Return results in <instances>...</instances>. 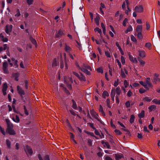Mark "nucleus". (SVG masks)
<instances>
[{
    "mask_svg": "<svg viewBox=\"0 0 160 160\" xmlns=\"http://www.w3.org/2000/svg\"><path fill=\"white\" fill-rule=\"evenodd\" d=\"M121 62L123 65L125 63V60L124 57L123 56L121 57Z\"/></svg>",
    "mask_w": 160,
    "mask_h": 160,
    "instance_id": "54",
    "label": "nucleus"
},
{
    "mask_svg": "<svg viewBox=\"0 0 160 160\" xmlns=\"http://www.w3.org/2000/svg\"><path fill=\"white\" fill-rule=\"evenodd\" d=\"M144 116L145 113L144 111L143 110L142 111L141 113L138 114V116L140 118H144Z\"/></svg>",
    "mask_w": 160,
    "mask_h": 160,
    "instance_id": "21",
    "label": "nucleus"
},
{
    "mask_svg": "<svg viewBox=\"0 0 160 160\" xmlns=\"http://www.w3.org/2000/svg\"><path fill=\"white\" fill-rule=\"evenodd\" d=\"M131 40L133 42H137V40H136V38L133 35H131Z\"/></svg>",
    "mask_w": 160,
    "mask_h": 160,
    "instance_id": "42",
    "label": "nucleus"
},
{
    "mask_svg": "<svg viewBox=\"0 0 160 160\" xmlns=\"http://www.w3.org/2000/svg\"><path fill=\"white\" fill-rule=\"evenodd\" d=\"M135 118V117L134 115H131L129 120L130 122L131 123H132L134 121Z\"/></svg>",
    "mask_w": 160,
    "mask_h": 160,
    "instance_id": "26",
    "label": "nucleus"
},
{
    "mask_svg": "<svg viewBox=\"0 0 160 160\" xmlns=\"http://www.w3.org/2000/svg\"><path fill=\"white\" fill-rule=\"evenodd\" d=\"M65 49L66 52H69L72 50L71 48L69 46H67V45H65Z\"/></svg>",
    "mask_w": 160,
    "mask_h": 160,
    "instance_id": "23",
    "label": "nucleus"
},
{
    "mask_svg": "<svg viewBox=\"0 0 160 160\" xmlns=\"http://www.w3.org/2000/svg\"><path fill=\"white\" fill-rule=\"evenodd\" d=\"M63 34V32L62 31L59 30L58 33L56 35V38H59L62 36Z\"/></svg>",
    "mask_w": 160,
    "mask_h": 160,
    "instance_id": "17",
    "label": "nucleus"
},
{
    "mask_svg": "<svg viewBox=\"0 0 160 160\" xmlns=\"http://www.w3.org/2000/svg\"><path fill=\"white\" fill-rule=\"evenodd\" d=\"M30 40L32 43L34 44L36 47L37 46V42L35 39L33 38L32 37L30 36L29 38Z\"/></svg>",
    "mask_w": 160,
    "mask_h": 160,
    "instance_id": "15",
    "label": "nucleus"
},
{
    "mask_svg": "<svg viewBox=\"0 0 160 160\" xmlns=\"http://www.w3.org/2000/svg\"><path fill=\"white\" fill-rule=\"evenodd\" d=\"M125 105L127 108H129L130 106V103L129 101H127L125 103Z\"/></svg>",
    "mask_w": 160,
    "mask_h": 160,
    "instance_id": "50",
    "label": "nucleus"
},
{
    "mask_svg": "<svg viewBox=\"0 0 160 160\" xmlns=\"http://www.w3.org/2000/svg\"><path fill=\"white\" fill-rule=\"evenodd\" d=\"M97 71L98 72L101 73H103V70L101 68H99L97 69Z\"/></svg>",
    "mask_w": 160,
    "mask_h": 160,
    "instance_id": "46",
    "label": "nucleus"
},
{
    "mask_svg": "<svg viewBox=\"0 0 160 160\" xmlns=\"http://www.w3.org/2000/svg\"><path fill=\"white\" fill-rule=\"evenodd\" d=\"M33 0H27V2L29 5H31L32 4Z\"/></svg>",
    "mask_w": 160,
    "mask_h": 160,
    "instance_id": "58",
    "label": "nucleus"
},
{
    "mask_svg": "<svg viewBox=\"0 0 160 160\" xmlns=\"http://www.w3.org/2000/svg\"><path fill=\"white\" fill-rule=\"evenodd\" d=\"M142 26L141 25H138L136 28V32H141L142 31Z\"/></svg>",
    "mask_w": 160,
    "mask_h": 160,
    "instance_id": "12",
    "label": "nucleus"
},
{
    "mask_svg": "<svg viewBox=\"0 0 160 160\" xmlns=\"http://www.w3.org/2000/svg\"><path fill=\"white\" fill-rule=\"evenodd\" d=\"M121 76L122 78H125L126 77V75L122 69L121 70Z\"/></svg>",
    "mask_w": 160,
    "mask_h": 160,
    "instance_id": "48",
    "label": "nucleus"
},
{
    "mask_svg": "<svg viewBox=\"0 0 160 160\" xmlns=\"http://www.w3.org/2000/svg\"><path fill=\"white\" fill-rule=\"evenodd\" d=\"M25 83V88L26 89H28V80H25L24 81Z\"/></svg>",
    "mask_w": 160,
    "mask_h": 160,
    "instance_id": "57",
    "label": "nucleus"
},
{
    "mask_svg": "<svg viewBox=\"0 0 160 160\" xmlns=\"http://www.w3.org/2000/svg\"><path fill=\"white\" fill-rule=\"evenodd\" d=\"M24 109V113L27 115H28V110H27L26 106H23Z\"/></svg>",
    "mask_w": 160,
    "mask_h": 160,
    "instance_id": "55",
    "label": "nucleus"
},
{
    "mask_svg": "<svg viewBox=\"0 0 160 160\" xmlns=\"http://www.w3.org/2000/svg\"><path fill=\"white\" fill-rule=\"evenodd\" d=\"M115 90L114 89H112L111 92V97H115Z\"/></svg>",
    "mask_w": 160,
    "mask_h": 160,
    "instance_id": "39",
    "label": "nucleus"
},
{
    "mask_svg": "<svg viewBox=\"0 0 160 160\" xmlns=\"http://www.w3.org/2000/svg\"><path fill=\"white\" fill-rule=\"evenodd\" d=\"M94 31L95 32H98L100 35H101L102 33L101 29L98 28H95Z\"/></svg>",
    "mask_w": 160,
    "mask_h": 160,
    "instance_id": "34",
    "label": "nucleus"
},
{
    "mask_svg": "<svg viewBox=\"0 0 160 160\" xmlns=\"http://www.w3.org/2000/svg\"><path fill=\"white\" fill-rule=\"evenodd\" d=\"M83 67L84 68H85L87 69H88L90 70V71H92V70L91 67L90 66H88V65L87 64H86L84 63L83 64Z\"/></svg>",
    "mask_w": 160,
    "mask_h": 160,
    "instance_id": "28",
    "label": "nucleus"
},
{
    "mask_svg": "<svg viewBox=\"0 0 160 160\" xmlns=\"http://www.w3.org/2000/svg\"><path fill=\"white\" fill-rule=\"evenodd\" d=\"M26 152L27 155L28 153L30 155H31L33 153V151L31 148L28 145L26 146Z\"/></svg>",
    "mask_w": 160,
    "mask_h": 160,
    "instance_id": "9",
    "label": "nucleus"
},
{
    "mask_svg": "<svg viewBox=\"0 0 160 160\" xmlns=\"http://www.w3.org/2000/svg\"><path fill=\"white\" fill-rule=\"evenodd\" d=\"M107 106H108V107H109V108H110L111 106L110 104V100L109 99H107Z\"/></svg>",
    "mask_w": 160,
    "mask_h": 160,
    "instance_id": "59",
    "label": "nucleus"
},
{
    "mask_svg": "<svg viewBox=\"0 0 160 160\" xmlns=\"http://www.w3.org/2000/svg\"><path fill=\"white\" fill-rule=\"evenodd\" d=\"M128 19L127 18H125L122 24L123 26H126V23L128 22Z\"/></svg>",
    "mask_w": 160,
    "mask_h": 160,
    "instance_id": "43",
    "label": "nucleus"
},
{
    "mask_svg": "<svg viewBox=\"0 0 160 160\" xmlns=\"http://www.w3.org/2000/svg\"><path fill=\"white\" fill-rule=\"evenodd\" d=\"M44 160H50L49 158V156L48 155H46L44 158Z\"/></svg>",
    "mask_w": 160,
    "mask_h": 160,
    "instance_id": "61",
    "label": "nucleus"
},
{
    "mask_svg": "<svg viewBox=\"0 0 160 160\" xmlns=\"http://www.w3.org/2000/svg\"><path fill=\"white\" fill-rule=\"evenodd\" d=\"M81 70L88 75H89L91 74L90 72L89 71H88L87 69H85L83 67L82 68Z\"/></svg>",
    "mask_w": 160,
    "mask_h": 160,
    "instance_id": "18",
    "label": "nucleus"
},
{
    "mask_svg": "<svg viewBox=\"0 0 160 160\" xmlns=\"http://www.w3.org/2000/svg\"><path fill=\"white\" fill-rule=\"evenodd\" d=\"M139 83L142 86H143L145 88L147 89L148 90L149 89V88L148 87L147 84L144 83L143 81H140L139 82Z\"/></svg>",
    "mask_w": 160,
    "mask_h": 160,
    "instance_id": "27",
    "label": "nucleus"
},
{
    "mask_svg": "<svg viewBox=\"0 0 160 160\" xmlns=\"http://www.w3.org/2000/svg\"><path fill=\"white\" fill-rule=\"evenodd\" d=\"M76 42L77 44V47L79 49L81 50L82 47L81 44L77 41H76Z\"/></svg>",
    "mask_w": 160,
    "mask_h": 160,
    "instance_id": "41",
    "label": "nucleus"
},
{
    "mask_svg": "<svg viewBox=\"0 0 160 160\" xmlns=\"http://www.w3.org/2000/svg\"><path fill=\"white\" fill-rule=\"evenodd\" d=\"M17 13L15 14V16L17 17H19L20 16V13L19 11V10L18 9L17 10Z\"/></svg>",
    "mask_w": 160,
    "mask_h": 160,
    "instance_id": "56",
    "label": "nucleus"
},
{
    "mask_svg": "<svg viewBox=\"0 0 160 160\" xmlns=\"http://www.w3.org/2000/svg\"><path fill=\"white\" fill-rule=\"evenodd\" d=\"M132 26L131 25H130L128 26L127 30L125 31V32L126 33H127L128 32L132 31Z\"/></svg>",
    "mask_w": 160,
    "mask_h": 160,
    "instance_id": "37",
    "label": "nucleus"
},
{
    "mask_svg": "<svg viewBox=\"0 0 160 160\" xmlns=\"http://www.w3.org/2000/svg\"><path fill=\"white\" fill-rule=\"evenodd\" d=\"M145 52L144 51H139V56L142 58L145 57Z\"/></svg>",
    "mask_w": 160,
    "mask_h": 160,
    "instance_id": "22",
    "label": "nucleus"
},
{
    "mask_svg": "<svg viewBox=\"0 0 160 160\" xmlns=\"http://www.w3.org/2000/svg\"><path fill=\"white\" fill-rule=\"evenodd\" d=\"M90 113L91 115L93 117L95 118L98 121L102 123V121L98 117V114L97 113L93 110H92L90 111Z\"/></svg>",
    "mask_w": 160,
    "mask_h": 160,
    "instance_id": "3",
    "label": "nucleus"
},
{
    "mask_svg": "<svg viewBox=\"0 0 160 160\" xmlns=\"http://www.w3.org/2000/svg\"><path fill=\"white\" fill-rule=\"evenodd\" d=\"M0 130L2 133L4 135L6 134V132L4 131V130L3 128H2L1 127H0Z\"/></svg>",
    "mask_w": 160,
    "mask_h": 160,
    "instance_id": "52",
    "label": "nucleus"
},
{
    "mask_svg": "<svg viewBox=\"0 0 160 160\" xmlns=\"http://www.w3.org/2000/svg\"><path fill=\"white\" fill-rule=\"evenodd\" d=\"M105 159L106 160H114L112 159L109 156H106L105 157Z\"/></svg>",
    "mask_w": 160,
    "mask_h": 160,
    "instance_id": "64",
    "label": "nucleus"
},
{
    "mask_svg": "<svg viewBox=\"0 0 160 160\" xmlns=\"http://www.w3.org/2000/svg\"><path fill=\"white\" fill-rule=\"evenodd\" d=\"M12 27V25H6L5 29V31L6 33L8 34L9 32H11Z\"/></svg>",
    "mask_w": 160,
    "mask_h": 160,
    "instance_id": "7",
    "label": "nucleus"
},
{
    "mask_svg": "<svg viewBox=\"0 0 160 160\" xmlns=\"http://www.w3.org/2000/svg\"><path fill=\"white\" fill-rule=\"evenodd\" d=\"M138 38L140 39H142L143 38V36L141 32L138 33L137 34Z\"/></svg>",
    "mask_w": 160,
    "mask_h": 160,
    "instance_id": "36",
    "label": "nucleus"
},
{
    "mask_svg": "<svg viewBox=\"0 0 160 160\" xmlns=\"http://www.w3.org/2000/svg\"><path fill=\"white\" fill-rule=\"evenodd\" d=\"M12 119L14 122H19L20 121L19 117L18 115H16L15 119L13 118Z\"/></svg>",
    "mask_w": 160,
    "mask_h": 160,
    "instance_id": "30",
    "label": "nucleus"
},
{
    "mask_svg": "<svg viewBox=\"0 0 160 160\" xmlns=\"http://www.w3.org/2000/svg\"><path fill=\"white\" fill-rule=\"evenodd\" d=\"M146 90L143 88H140L139 89V92L140 93L142 94L145 92Z\"/></svg>",
    "mask_w": 160,
    "mask_h": 160,
    "instance_id": "44",
    "label": "nucleus"
},
{
    "mask_svg": "<svg viewBox=\"0 0 160 160\" xmlns=\"http://www.w3.org/2000/svg\"><path fill=\"white\" fill-rule=\"evenodd\" d=\"M105 54L106 56L107 57H110V55L109 52L108 51H106L105 52Z\"/></svg>",
    "mask_w": 160,
    "mask_h": 160,
    "instance_id": "63",
    "label": "nucleus"
},
{
    "mask_svg": "<svg viewBox=\"0 0 160 160\" xmlns=\"http://www.w3.org/2000/svg\"><path fill=\"white\" fill-rule=\"evenodd\" d=\"M102 95L103 97H105V96H109V94L108 92L106 91H104L103 92V93L102 94Z\"/></svg>",
    "mask_w": 160,
    "mask_h": 160,
    "instance_id": "45",
    "label": "nucleus"
},
{
    "mask_svg": "<svg viewBox=\"0 0 160 160\" xmlns=\"http://www.w3.org/2000/svg\"><path fill=\"white\" fill-rule=\"evenodd\" d=\"M124 85L125 88H127L128 85V84H129L128 82H127V81L126 80H125L124 81Z\"/></svg>",
    "mask_w": 160,
    "mask_h": 160,
    "instance_id": "47",
    "label": "nucleus"
},
{
    "mask_svg": "<svg viewBox=\"0 0 160 160\" xmlns=\"http://www.w3.org/2000/svg\"><path fill=\"white\" fill-rule=\"evenodd\" d=\"M95 130V134L97 135H99V136L100 138H102V137H101V135L100 134V133L95 128V129H94Z\"/></svg>",
    "mask_w": 160,
    "mask_h": 160,
    "instance_id": "40",
    "label": "nucleus"
},
{
    "mask_svg": "<svg viewBox=\"0 0 160 160\" xmlns=\"http://www.w3.org/2000/svg\"><path fill=\"white\" fill-rule=\"evenodd\" d=\"M134 10L136 12L142 13L143 12V8L142 5L136 6L134 8Z\"/></svg>",
    "mask_w": 160,
    "mask_h": 160,
    "instance_id": "4",
    "label": "nucleus"
},
{
    "mask_svg": "<svg viewBox=\"0 0 160 160\" xmlns=\"http://www.w3.org/2000/svg\"><path fill=\"white\" fill-rule=\"evenodd\" d=\"M7 124V128H13V126L12 123H11L10 120L8 119H6L5 120Z\"/></svg>",
    "mask_w": 160,
    "mask_h": 160,
    "instance_id": "11",
    "label": "nucleus"
},
{
    "mask_svg": "<svg viewBox=\"0 0 160 160\" xmlns=\"http://www.w3.org/2000/svg\"><path fill=\"white\" fill-rule=\"evenodd\" d=\"M99 110L100 112H101L103 116H105V114L103 111V108L101 105H100Z\"/></svg>",
    "mask_w": 160,
    "mask_h": 160,
    "instance_id": "20",
    "label": "nucleus"
},
{
    "mask_svg": "<svg viewBox=\"0 0 160 160\" xmlns=\"http://www.w3.org/2000/svg\"><path fill=\"white\" fill-rule=\"evenodd\" d=\"M110 123L111 126L112 128H116L115 126L113 123L112 120V119L111 120Z\"/></svg>",
    "mask_w": 160,
    "mask_h": 160,
    "instance_id": "53",
    "label": "nucleus"
},
{
    "mask_svg": "<svg viewBox=\"0 0 160 160\" xmlns=\"http://www.w3.org/2000/svg\"><path fill=\"white\" fill-rule=\"evenodd\" d=\"M80 75L78 79H79L80 81H86V79L85 77L82 74V73L80 72Z\"/></svg>",
    "mask_w": 160,
    "mask_h": 160,
    "instance_id": "14",
    "label": "nucleus"
},
{
    "mask_svg": "<svg viewBox=\"0 0 160 160\" xmlns=\"http://www.w3.org/2000/svg\"><path fill=\"white\" fill-rule=\"evenodd\" d=\"M114 131L118 135H121L122 133L121 131L118 129H115Z\"/></svg>",
    "mask_w": 160,
    "mask_h": 160,
    "instance_id": "49",
    "label": "nucleus"
},
{
    "mask_svg": "<svg viewBox=\"0 0 160 160\" xmlns=\"http://www.w3.org/2000/svg\"><path fill=\"white\" fill-rule=\"evenodd\" d=\"M156 107L154 105H152L149 107L148 108L149 109V112L152 111L153 110H155L156 109Z\"/></svg>",
    "mask_w": 160,
    "mask_h": 160,
    "instance_id": "24",
    "label": "nucleus"
},
{
    "mask_svg": "<svg viewBox=\"0 0 160 160\" xmlns=\"http://www.w3.org/2000/svg\"><path fill=\"white\" fill-rule=\"evenodd\" d=\"M152 102L156 104H160V100H158L157 99H154Z\"/></svg>",
    "mask_w": 160,
    "mask_h": 160,
    "instance_id": "32",
    "label": "nucleus"
},
{
    "mask_svg": "<svg viewBox=\"0 0 160 160\" xmlns=\"http://www.w3.org/2000/svg\"><path fill=\"white\" fill-rule=\"evenodd\" d=\"M99 17L98 15L95 18V22L96 25L98 26L99 25Z\"/></svg>",
    "mask_w": 160,
    "mask_h": 160,
    "instance_id": "25",
    "label": "nucleus"
},
{
    "mask_svg": "<svg viewBox=\"0 0 160 160\" xmlns=\"http://www.w3.org/2000/svg\"><path fill=\"white\" fill-rule=\"evenodd\" d=\"M146 29L147 30L149 29L150 28V26L149 23L148 22H146Z\"/></svg>",
    "mask_w": 160,
    "mask_h": 160,
    "instance_id": "62",
    "label": "nucleus"
},
{
    "mask_svg": "<svg viewBox=\"0 0 160 160\" xmlns=\"http://www.w3.org/2000/svg\"><path fill=\"white\" fill-rule=\"evenodd\" d=\"M116 160H119L122 158L123 157V155L122 154L116 153L114 155Z\"/></svg>",
    "mask_w": 160,
    "mask_h": 160,
    "instance_id": "10",
    "label": "nucleus"
},
{
    "mask_svg": "<svg viewBox=\"0 0 160 160\" xmlns=\"http://www.w3.org/2000/svg\"><path fill=\"white\" fill-rule=\"evenodd\" d=\"M8 64L7 62H3L2 64V69L3 72L5 74H8L9 72L8 68Z\"/></svg>",
    "mask_w": 160,
    "mask_h": 160,
    "instance_id": "2",
    "label": "nucleus"
},
{
    "mask_svg": "<svg viewBox=\"0 0 160 160\" xmlns=\"http://www.w3.org/2000/svg\"><path fill=\"white\" fill-rule=\"evenodd\" d=\"M6 142L7 146L9 148H11V142L8 139L6 140Z\"/></svg>",
    "mask_w": 160,
    "mask_h": 160,
    "instance_id": "38",
    "label": "nucleus"
},
{
    "mask_svg": "<svg viewBox=\"0 0 160 160\" xmlns=\"http://www.w3.org/2000/svg\"><path fill=\"white\" fill-rule=\"evenodd\" d=\"M72 101L73 103L72 107L75 109H77V107L75 102L73 100H72Z\"/></svg>",
    "mask_w": 160,
    "mask_h": 160,
    "instance_id": "31",
    "label": "nucleus"
},
{
    "mask_svg": "<svg viewBox=\"0 0 160 160\" xmlns=\"http://www.w3.org/2000/svg\"><path fill=\"white\" fill-rule=\"evenodd\" d=\"M132 94V93L130 90L128 91L127 93V96L129 97H131Z\"/></svg>",
    "mask_w": 160,
    "mask_h": 160,
    "instance_id": "60",
    "label": "nucleus"
},
{
    "mask_svg": "<svg viewBox=\"0 0 160 160\" xmlns=\"http://www.w3.org/2000/svg\"><path fill=\"white\" fill-rule=\"evenodd\" d=\"M12 76L13 77L15 78V80L16 81H18V78L19 76V74L18 72L13 73L12 74Z\"/></svg>",
    "mask_w": 160,
    "mask_h": 160,
    "instance_id": "13",
    "label": "nucleus"
},
{
    "mask_svg": "<svg viewBox=\"0 0 160 160\" xmlns=\"http://www.w3.org/2000/svg\"><path fill=\"white\" fill-rule=\"evenodd\" d=\"M13 128H7L6 129L7 132L10 135H14L16 134V133Z\"/></svg>",
    "mask_w": 160,
    "mask_h": 160,
    "instance_id": "6",
    "label": "nucleus"
},
{
    "mask_svg": "<svg viewBox=\"0 0 160 160\" xmlns=\"http://www.w3.org/2000/svg\"><path fill=\"white\" fill-rule=\"evenodd\" d=\"M103 146L104 147H105L106 146L107 147V148L108 149H109L110 148V146L108 142H106V143L105 144V145H103Z\"/></svg>",
    "mask_w": 160,
    "mask_h": 160,
    "instance_id": "51",
    "label": "nucleus"
},
{
    "mask_svg": "<svg viewBox=\"0 0 160 160\" xmlns=\"http://www.w3.org/2000/svg\"><path fill=\"white\" fill-rule=\"evenodd\" d=\"M58 62L57 61L56 59L54 58L52 64V67L53 68L55 67L58 66Z\"/></svg>",
    "mask_w": 160,
    "mask_h": 160,
    "instance_id": "19",
    "label": "nucleus"
},
{
    "mask_svg": "<svg viewBox=\"0 0 160 160\" xmlns=\"http://www.w3.org/2000/svg\"><path fill=\"white\" fill-rule=\"evenodd\" d=\"M8 88V86L7 83H4L3 85V88L2 90H7Z\"/></svg>",
    "mask_w": 160,
    "mask_h": 160,
    "instance_id": "35",
    "label": "nucleus"
},
{
    "mask_svg": "<svg viewBox=\"0 0 160 160\" xmlns=\"http://www.w3.org/2000/svg\"><path fill=\"white\" fill-rule=\"evenodd\" d=\"M116 92L118 96H119L121 92V91L120 89V88L119 87H118L116 89Z\"/></svg>",
    "mask_w": 160,
    "mask_h": 160,
    "instance_id": "29",
    "label": "nucleus"
},
{
    "mask_svg": "<svg viewBox=\"0 0 160 160\" xmlns=\"http://www.w3.org/2000/svg\"><path fill=\"white\" fill-rule=\"evenodd\" d=\"M17 89L18 93L21 95L22 98H23L22 95H24L25 92L19 86H17Z\"/></svg>",
    "mask_w": 160,
    "mask_h": 160,
    "instance_id": "5",
    "label": "nucleus"
},
{
    "mask_svg": "<svg viewBox=\"0 0 160 160\" xmlns=\"http://www.w3.org/2000/svg\"><path fill=\"white\" fill-rule=\"evenodd\" d=\"M159 76V74L157 73H155L154 74V77L153 78V82L156 84L157 82H160V78H158Z\"/></svg>",
    "mask_w": 160,
    "mask_h": 160,
    "instance_id": "8",
    "label": "nucleus"
},
{
    "mask_svg": "<svg viewBox=\"0 0 160 160\" xmlns=\"http://www.w3.org/2000/svg\"><path fill=\"white\" fill-rule=\"evenodd\" d=\"M64 83L66 84L68 88L69 89H72V87L71 84L73 82V80L72 78H67L65 76L64 78Z\"/></svg>",
    "mask_w": 160,
    "mask_h": 160,
    "instance_id": "1",
    "label": "nucleus"
},
{
    "mask_svg": "<svg viewBox=\"0 0 160 160\" xmlns=\"http://www.w3.org/2000/svg\"><path fill=\"white\" fill-rule=\"evenodd\" d=\"M146 83V84L147 85H148L149 87H152V85L150 79L149 78H147Z\"/></svg>",
    "mask_w": 160,
    "mask_h": 160,
    "instance_id": "16",
    "label": "nucleus"
},
{
    "mask_svg": "<svg viewBox=\"0 0 160 160\" xmlns=\"http://www.w3.org/2000/svg\"><path fill=\"white\" fill-rule=\"evenodd\" d=\"M145 47L148 48L149 49H151V44L150 42L146 43L145 44Z\"/></svg>",
    "mask_w": 160,
    "mask_h": 160,
    "instance_id": "33",
    "label": "nucleus"
}]
</instances>
